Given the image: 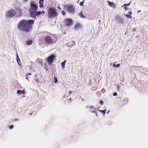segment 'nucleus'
Segmentation results:
<instances>
[{"label": "nucleus", "instance_id": "21", "mask_svg": "<svg viewBox=\"0 0 148 148\" xmlns=\"http://www.w3.org/2000/svg\"><path fill=\"white\" fill-rule=\"evenodd\" d=\"M16 60H17V62L18 63V64L20 65V64L19 63V62H20V60L19 58H16Z\"/></svg>", "mask_w": 148, "mask_h": 148}, {"label": "nucleus", "instance_id": "16", "mask_svg": "<svg viewBox=\"0 0 148 148\" xmlns=\"http://www.w3.org/2000/svg\"><path fill=\"white\" fill-rule=\"evenodd\" d=\"M98 110L99 112H101V113H102L103 115H104L105 114V112L104 110Z\"/></svg>", "mask_w": 148, "mask_h": 148}, {"label": "nucleus", "instance_id": "30", "mask_svg": "<svg viewBox=\"0 0 148 148\" xmlns=\"http://www.w3.org/2000/svg\"><path fill=\"white\" fill-rule=\"evenodd\" d=\"M113 95H114V96L117 95V93H116V92H114V93L113 94Z\"/></svg>", "mask_w": 148, "mask_h": 148}, {"label": "nucleus", "instance_id": "41", "mask_svg": "<svg viewBox=\"0 0 148 148\" xmlns=\"http://www.w3.org/2000/svg\"><path fill=\"white\" fill-rule=\"evenodd\" d=\"M141 12V11H140V10H138V11H137V12H138V13H139V12Z\"/></svg>", "mask_w": 148, "mask_h": 148}, {"label": "nucleus", "instance_id": "23", "mask_svg": "<svg viewBox=\"0 0 148 148\" xmlns=\"http://www.w3.org/2000/svg\"><path fill=\"white\" fill-rule=\"evenodd\" d=\"M54 79L55 81V82L56 83L58 82L57 79L56 77H55L54 78Z\"/></svg>", "mask_w": 148, "mask_h": 148}, {"label": "nucleus", "instance_id": "12", "mask_svg": "<svg viewBox=\"0 0 148 148\" xmlns=\"http://www.w3.org/2000/svg\"><path fill=\"white\" fill-rule=\"evenodd\" d=\"M32 43V41L31 40H28L26 42V44L27 45H31Z\"/></svg>", "mask_w": 148, "mask_h": 148}, {"label": "nucleus", "instance_id": "8", "mask_svg": "<svg viewBox=\"0 0 148 148\" xmlns=\"http://www.w3.org/2000/svg\"><path fill=\"white\" fill-rule=\"evenodd\" d=\"M72 20L70 19H68L66 20L65 21V25L67 26H70L72 24Z\"/></svg>", "mask_w": 148, "mask_h": 148}, {"label": "nucleus", "instance_id": "3", "mask_svg": "<svg viewBox=\"0 0 148 148\" xmlns=\"http://www.w3.org/2000/svg\"><path fill=\"white\" fill-rule=\"evenodd\" d=\"M45 43L47 44H51L54 43L56 40L54 38H51V36L48 35L45 36L44 38Z\"/></svg>", "mask_w": 148, "mask_h": 148}, {"label": "nucleus", "instance_id": "38", "mask_svg": "<svg viewBox=\"0 0 148 148\" xmlns=\"http://www.w3.org/2000/svg\"><path fill=\"white\" fill-rule=\"evenodd\" d=\"M128 13H130V14H132V13L131 12H128Z\"/></svg>", "mask_w": 148, "mask_h": 148}, {"label": "nucleus", "instance_id": "35", "mask_svg": "<svg viewBox=\"0 0 148 148\" xmlns=\"http://www.w3.org/2000/svg\"><path fill=\"white\" fill-rule=\"evenodd\" d=\"M35 81L37 82H38V79H35Z\"/></svg>", "mask_w": 148, "mask_h": 148}, {"label": "nucleus", "instance_id": "27", "mask_svg": "<svg viewBox=\"0 0 148 148\" xmlns=\"http://www.w3.org/2000/svg\"><path fill=\"white\" fill-rule=\"evenodd\" d=\"M9 127L10 129H12L13 127V125H12L11 126H10Z\"/></svg>", "mask_w": 148, "mask_h": 148}, {"label": "nucleus", "instance_id": "2", "mask_svg": "<svg viewBox=\"0 0 148 148\" xmlns=\"http://www.w3.org/2000/svg\"><path fill=\"white\" fill-rule=\"evenodd\" d=\"M30 8L29 9L30 16L33 18L36 16V12L38 8L37 5L34 2H32L30 5Z\"/></svg>", "mask_w": 148, "mask_h": 148}, {"label": "nucleus", "instance_id": "18", "mask_svg": "<svg viewBox=\"0 0 148 148\" xmlns=\"http://www.w3.org/2000/svg\"><path fill=\"white\" fill-rule=\"evenodd\" d=\"M79 15L81 18H85V16L84 15H83L82 14V13H79Z\"/></svg>", "mask_w": 148, "mask_h": 148}, {"label": "nucleus", "instance_id": "13", "mask_svg": "<svg viewBox=\"0 0 148 148\" xmlns=\"http://www.w3.org/2000/svg\"><path fill=\"white\" fill-rule=\"evenodd\" d=\"M87 108H89L90 109L95 110L93 107L92 106H87L86 107Z\"/></svg>", "mask_w": 148, "mask_h": 148}, {"label": "nucleus", "instance_id": "7", "mask_svg": "<svg viewBox=\"0 0 148 148\" xmlns=\"http://www.w3.org/2000/svg\"><path fill=\"white\" fill-rule=\"evenodd\" d=\"M55 57V55L53 54L51 56L48 57L47 58L45 59V61L48 63L51 64L53 60Z\"/></svg>", "mask_w": 148, "mask_h": 148}, {"label": "nucleus", "instance_id": "34", "mask_svg": "<svg viewBox=\"0 0 148 148\" xmlns=\"http://www.w3.org/2000/svg\"><path fill=\"white\" fill-rule=\"evenodd\" d=\"M27 75H29H29H32L31 73H27Z\"/></svg>", "mask_w": 148, "mask_h": 148}, {"label": "nucleus", "instance_id": "44", "mask_svg": "<svg viewBox=\"0 0 148 148\" xmlns=\"http://www.w3.org/2000/svg\"><path fill=\"white\" fill-rule=\"evenodd\" d=\"M99 22H100V20H99Z\"/></svg>", "mask_w": 148, "mask_h": 148}, {"label": "nucleus", "instance_id": "1", "mask_svg": "<svg viewBox=\"0 0 148 148\" xmlns=\"http://www.w3.org/2000/svg\"><path fill=\"white\" fill-rule=\"evenodd\" d=\"M33 23L34 21L33 20H22L17 25V28L21 31L28 32L30 29L31 25Z\"/></svg>", "mask_w": 148, "mask_h": 148}, {"label": "nucleus", "instance_id": "22", "mask_svg": "<svg viewBox=\"0 0 148 148\" xmlns=\"http://www.w3.org/2000/svg\"><path fill=\"white\" fill-rule=\"evenodd\" d=\"M62 14H63V15L64 16L66 14V12L62 10Z\"/></svg>", "mask_w": 148, "mask_h": 148}, {"label": "nucleus", "instance_id": "5", "mask_svg": "<svg viewBox=\"0 0 148 148\" xmlns=\"http://www.w3.org/2000/svg\"><path fill=\"white\" fill-rule=\"evenodd\" d=\"M58 14L53 8H50L49 9L48 16L50 18L57 16Z\"/></svg>", "mask_w": 148, "mask_h": 148}, {"label": "nucleus", "instance_id": "46", "mask_svg": "<svg viewBox=\"0 0 148 148\" xmlns=\"http://www.w3.org/2000/svg\"><path fill=\"white\" fill-rule=\"evenodd\" d=\"M134 30L135 31L136 30V29H134Z\"/></svg>", "mask_w": 148, "mask_h": 148}, {"label": "nucleus", "instance_id": "17", "mask_svg": "<svg viewBox=\"0 0 148 148\" xmlns=\"http://www.w3.org/2000/svg\"><path fill=\"white\" fill-rule=\"evenodd\" d=\"M125 16L127 18H130V19L132 18V17L130 15L126 14L125 15Z\"/></svg>", "mask_w": 148, "mask_h": 148}, {"label": "nucleus", "instance_id": "43", "mask_svg": "<svg viewBox=\"0 0 148 148\" xmlns=\"http://www.w3.org/2000/svg\"><path fill=\"white\" fill-rule=\"evenodd\" d=\"M109 112H110V111H109H109H108V112H107V114H108V113H109Z\"/></svg>", "mask_w": 148, "mask_h": 148}, {"label": "nucleus", "instance_id": "11", "mask_svg": "<svg viewBox=\"0 0 148 148\" xmlns=\"http://www.w3.org/2000/svg\"><path fill=\"white\" fill-rule=\"evenodd\" d=\"M66 60H64V62H62L61 66H62V67L63 68H65V63H66Z\"/></svg>", "mask_w": 148, "mask_h": 148}, {"label": "nucleus", "instance_id": "37", "mask_svg": "<svg viewBox=\"0 0 148 148\" xmlns=\"http://www.w3.org/2000/svg\"><path fill=\"white\" fill-rule=\"evenodd\" d=\"M41 12H42V13H43V14H45V12L44 11H42Z\"/></svg>", "mask_w": 148, "mask_h": 148}, {"label": "nucleus", "instance_id": "14", "mask_svg": "<svg viewBox=\"0 0 148 148\" xmlns=\"http://www.w3.org/2000/svg\"><path fill=\"white\" fill-rule=\"evenodd\" d=\"M42 14V12L41 11H38L37 13L36 12V16H39Z\"/></svg>", "mask_w": 148, "mask_h": 148}, {"label": "nucleus", "instance_id": "19", "mask_svg": "<svg viewBox=\"0 0 148 148\" xmlns=\"http://www.w3.org/2000/svg\"><path fill=\"white\" fill-rule=\"evenodd\" d=\"M43 0H40L39 1V3L40 5L43 4Z\"/></svg>", "mask_w": 148, "mask_h": 148}, {"label": "nucleus", "instance_id": "36", "mask_svg": "<svg viewBox=\"0 0 148 148\" xmlns=\"http://www.w3.org/2000/svg\"><path fill=\"white\" fill-rule=\"evenodd\" d=\"M115 63H116V62H115V63L113 65V66L114 67L116 66V65H115Z\"/></svg>", "mask_w": 148, "mask_h": 148}, {"label": "nucleus", "instance_id": "31", "mask_svg": "<svg viewBox=\"0 0 148 148\" xmlns=\"http://www.w3.org/2000/svg\"><path fill=\"white\" fill-rule=\"evenodd\" d=\"M120 66V64H117L116 65V66L117 67H119V66Z\"/></svg>", "mask_w": 148, "mask_h": 148}, {"label": "nucleus", "instance_id": "28", "mask_svg": "<svg viewBox=\"0 0 148 148\" xmlns=\"http://www.w3.org/2000/svg\"><path fill=\"white\" fill-rule=\"evenodd\" d=\"M91 112L92 113H96V112H97L96 111H94L92 110H91Z\"/></svg>", "mask_w": 148, "mask_h": 148}, {"label": "nucleus", "instance_id": "24", "mask_svg": "<svg viewBox=\"0 0 148 148\" xmlns=\"http://www.w3.org/2000/svg\"><path fill=\"white\" fill-rule=\"evenodd\" d=\"M29 75H27V74H26L25 75V78L27 79V80H28V81L29 82V80L28 79V78H29Z\"/></svg>", "mask_w": 148, "mask_h": 148}, {"label": "nucleus", "instance_id": "6", "mask_svg": "<svg viewBox=\"0 0 148 148\" xmlns=\"http://www.w3.org/2000/svg\"><path fill=\"white\" fill-rule=\"evenodd\" d=\"M15 13L14 10L13 9L8 10L6 12L5 16L6 17L11 18L15 14Z\"/></svg>", "mask_w": 148, "mask_h": 148}, {"label": "nucleus", "instance_id": "4", "mask_svg": "<svg viewBox=\"0 0 148 148\" xmlns=\"http://www.w3.org/2000/svg\"><path fill=\"white\" fill-rule=\"evenodd\" d=\"M67 12L71 14H74L75 9V6L72 5H68L66 6Z\"/></svg>", "mask_w": 148, "mask_h": 148}, {"label": "nucleus", "instance_id": "20", "mask_svg": "<svg viewBox=\"0 0 148 148\" xmlns=\"http://www.w3.org/2000/svg\"><path fill=\"white\" fill-rule=\"evenodd\" d=\"M131 3V2H130V3L128 4H125L123 5L122 6V7H123L124 6H128L130 5V3Z\"/></svg>", "mask_w": 148, "mask_h": 148}, {"label": "nucleus", "instance_id": "33", "mask_svg": "<svg viewBox=\"0 0 148 148\" xmlns=\"http://www.w3.org/2000/svg\"><path fill=\"white\" fill-rule=\"evenodd\" d=\"M73 92L71 91H70L69 92V95L71 94V93H72Z\"/></svg>", "mask_w": 148, "mask_h": 148}, {"label": "nucleus", "instance_id": "26", "mask_svg": "<svg viewBox=\"0 0 148 148\" xmlns=\"http://www.w3.org/2000/svg\"><path fill=\"white\" fill-rule=\"evenodd\" d=\"M99 103L101 104V105H102L103 104V103H104L102 101V100H101L100 102H99Z\"/></svg>", "mask_w": 148, "mask_h": 148}, {"label": "nucleus", "instance_id": "40", "mask_svg": "<svg viewBox=\"0 0 148 148\" xmlns=\"http://www.w3.org/2000/svg\"><path fill=\"white\" fill-rule=\"evenodd\" d=\"M18 58V57L17 54H16V58Z\"/></svg>", "mask_w": 148, "mask_h": 148}, {"label": "nucleus", "instance_id": "42", "mask_svg": "<svg viewBox=\"0 0 148 148\" xmlns=\"http://www.w3.org/2000/svg\"><path fill=\"white\" fill-rule=\"evenodd\" d=\"M58 8L60 10H61V8L59 6Z\"/></svg>", "mask_w": 148, "mask_h": 148}, {"label": "nucleus", "instance_id": "9", "mask_svg": "<svg viewBox=\"0 0 148 148\" xmlns=\"http://www.w3.org/2000/svg\"><path fill=\"white\" fill-rule=\"evenodd\" d=\"M81 27V25L79 23H77L75 24L74 28L77 29Z\"/></svg>", "mask_w": 148, "mask_h": 148}, {"label": "nucleus", "instance_id": "15", "mask_svg": "<svg viewBox=\"0 0 148 148\" xmlns=\"http://www.w3.org/2000/svg\"><path fill=\"white\" fill-rule=\"evenodd\" d=\"M22 92V90H18L17 91V94L18 95H21Z\"/></svg>", "mask_w": 148, "mask_h": 148}, {"label": "nucleus", "instance_id": "32", "mask_svg": "<svg viewBox=\"0 0 148 148\" xmlns=\"http://www.w3.org/2000/svg\"><path fill=\"white\" fill-rule=\"evenodd\" d=\"M43 4H41V5H40L39 6L40 8H41L43 7Z\"/></svg>", "mask_w": 148, "mask_h": 148}, {"label": "nucleus", "instance_id": "10", "mask_svg": "<svg viewBox=\"0 0 148 148\" xmlns=\"http://www.w3.org/2000/svg\"><path fill=\"white\" fill-rule=\"evenodd\" d=\"M108 5L111 7L112 8H114L115 7L114 4L113 2H108Z\"/></svg>", "mask_w": 148, "mask_h": 148}, {"label": "nucleus", "instance_id": "25", "mask_svg": "<svg viewBox=\"0 0 148 148\" xmlns=\"http://www.w3.org/2000/svg\"><path fill=\"white\" fill-rule=\"evenodd\" d=\"M84 3V1H83L82 2H80L79 3V5L80 6H82L83 5V3Z\"/></svg>", "mask_w": 148, "mask_h": 148}, {"label": "nucleus", "instance_id": "29", "mask_svg": "<svg viewBox=\"0 0 148 148\" xmlns=\"http://www.w3.org/2000/svg\"><path fill=\"white\" fill-rule=\"evenodd\" d=\"M125 7L123 8V9H125V10H128V8L127 7H126V6H124Z\"/></svg>", "mask_w": 148, "mask_h": 148}, {"label": "nucleus", "instance_id": "45", "mask_svg": "<svg viewBox=\"0 0 148 148\" xmlns=\"http://www.w3.org/2000/svg\"><path fill=\"white\" fill-rule=\"evenodd\" d=\"M71 98H70V100H71Z\"/></svg>", "mask_w": 148, "mask_h": 148}, {"label": "nucleus", "instance_id": "39", "mask_svg": "<svg viewBox=\"0 0 148 148\" xmlns=\"http://www.w3.org/2000/svg\"><path fill=\"white\" fill-rule=\"evenodd\" d=\"M95 114H96V116H98V114L97 113V112H96V113H95Z\"/></svg>", "mask_w": 148, "mask_h": 148}]
</instances>
